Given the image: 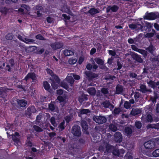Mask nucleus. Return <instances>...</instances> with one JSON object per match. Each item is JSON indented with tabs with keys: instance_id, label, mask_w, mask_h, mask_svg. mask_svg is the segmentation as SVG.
Returning a JSON list of instances; mask_svg holds the SVG:
<instances>
[{
	"instance_id": "39",
	"label": "nucleus",
	"mask_w": 159,
	"mask_h": 159,
	"mask_svg": "<svg viewBox=\"0 0 159 159\" xmlns=\"http://www.w3.org/2000/svg\"><path fill=\"white\" fill-rule=\"evenodd\" d=\"M125 132L128 134H131L132 133L131 129L129 127H126L125 129Z\"/></svg>"
},
{
	"instance_id": "34",
	"label": "nucleus",
	"mask_w": 159,
	"mask_h": 159,
	"mask_svg": "<svg viewBox=\"0 0 159 159\" xmlns=\"http://www.w3.org/2000/svg\"><path fill=\"white\" fill-rule=\"evenodd\" d=\"M69 63L70 64H73L77 62V59L73 57L70 58L68 61Z\"/></svg>"
},
{
	"instance_id": "11",
	"label": "nucleus",
	"mask_w": 159,
	"mask_h": 159,
	"mask_svg": "<svg viewBox=\"0 0 159 159\" xmlns=\"http://www.w3.org/2000/svg\"><path fill=\"white\" fill-rule=\"evenodd\" d=\"M102 104L104 107L109 108L111 110H112L114 108V106L108 101H105L103 102Z\"/></svg>"
},
{
	"instance_id": "9",
	"label": "nucleus",
	"mask_w": 159,
	"mask_h": 159,
	"mask_svg": "<svg viewBox=\"0 0 159 159\" xmlns=\"http://www.w3.org/2000/svg\"><path fill=\"white\" fill-rule=\"evenodd\" d=\"M30 78L31 79L33 80H35L37 78V76L34 73H29L25 78V80L27 81Z\"/></svg>"
},
{
	"instance_id": "4",
	"label": "nucleus",
	"mask_w": 159,
	"mask_h": 159,
	"mask_svg": "<svg viewBox=\"0 0 159 159\" xmlns=\"http://www.w3.org/2000/svg\"><path fill=\"white\" fill-rule=\"evenodd\" d=\"M59 82L60 80L58 77L57 75H54L51 83L52 88L54 89H57L58 86Z\"/></svg>"
},
{
	"instance_id": "56",
	"label": "nucleus",
	"mask_w": 159,
	"mask_h": 159,
	"mask_svg": "<svg viewBox=\"0 0 159 159\" xmlns=\"http://www.w3.org/2000/svg\"><path fill=\"white\" fill-rule=\"evenodd\" d=\"M36 38L37 39L39 40H44V38L40 34H38L36 36Z\"/></svg>"
},
{
	"instance_id": "2",
	"label": "nucleus",
	"mask_w": 159,
	"mask_h": 159,
	"mask_svg": "<svg viewBox=\"0 0 159 159\" xmlns=\"http://www.w3.org/2000/svg\"><path fill=\"white\" fill-rule=\"evenodd\" d=\"M93 120L97 123L102 124L105 123L106 120V118L104 116H94Z\"/></svg>"
},
{
	"instance_id": "1",
	"label": "nucleus",
	"mask_w": 159,
	"mask_h": 159,
	"mask_svg": "<svg viewBox=\"0 0 159 159\" xmlns=\"http://www.w3.org/2000/svg\"><path fill=\"white\" fill-rule=\"evenodd\" d=\"M159 18V14L158 13H150L146 14L144 17L145 19L153 20Z\"/></svg>"
},
{
	"instance_id": "42",
	"label": "nucleus",
	"mask_w": 159,
	"mask_h": 159,
	"mask_svg": "<svg viewBox=\"0 0 159 159\" xmlns=\"http://www.w3.org/2000/svg\"><path fill=\"white\" fill-rule=\"evenodd\" d=\"M157 125H159L158 124H157L156 125H153L152 124H148L147 126V129H148L149 128H156V126Z\"/></svg>"
},
{
	"instance_id": "25",
	"label": "nucleus",
	"mask_w": 159,
	"mask_h": 159,
	"mask_svg": "<svg viewBox=\"0 0 159 159\" xmlns=\"http://www.w3.org/2000/svg\"><path fill=\"white\" fill-rule=\"evenodd\" d=\"M116 93L117 94L121 93L123 91L122 87L120 85H118L116 87Z\"/></svg>"
},
{
	"instance_id": "7",
	"label": "nucleus",
	"mask_w": 159,
	"mask_h": 159,
	"mask_svg": "<svg viewBox=\"0 0 159 159\" xmlns=\"http://www.w3.org/2000/svg\"><path fill=\"white\" fill-rule=\"evenodd\" d=\"M144 146L146 148L151 149L155 147V143L153 141H148L144 143Z\"/></svg>"
},
{
	"instance_id": "48",
	"label": "nucleus",
	"mask_w": 159,
	"mask_h": 159,
	"mask_svg": "<svg viewBox=\"0 0 159 159\" xmlns=\"http://www.w3.org/2000/svg\"><path fill=\"white\" fill-rule=\"evenodd\" d=\"M64 124L65 121H64L60 123L59 126V127L60 128V129L61 130V131L62 130L64 129Z\"/></svg>"
},
{
	"instance_id": "5",
	"label": "nucleus",
	"mask_w": 159,
	"mask_h": 159,
	"mask_svg": "<svg viewBox=\"0 0 159 159\" xmlns=\"http://www.w3.org/2000/svg\"><path fill=\"white\" fill-rule=\"evenodd\" d=\"M50 46L53 50H57L60 49L63 46V44L62 43L57 42L52 43L50 44Z\"/></svg>"
},
{
	"instance_id": "6",
	"label": "nucleus",
	"mask_w": 159,
	"mask_h": 159,
	"mask_svg": "<svg viewBox=\"0 0 159 159\" xmlns=\"http://www.w3.org/2000/svg\"><path fill=\"white\" fill-rule=\"evenodd\" d=\"M30 10V7L26 5L23 4L21 6V7L20 8L18 11L22 14H25L27 13Z\"/></svg>"
},
{
	"instance_id": "30",
	"label": "nucleus",
	"mask_w": 159,
	"mask_h": 159,
	"mask_svg": "<svg viewBox=\"0 0 159 159\" xmlns=\"http://www.w3.org/2000/svg\"><path fill=\"white\" fill-rule=\"evenodd\" d=\"M146 49L148 50V52L151 53L152 54L153 51L155 50V48L154 47L151 45H150L148 48H147Z\"/></svg>"
},
{
	"instance_id": "31",
	"label": "nucleus",
	"mask_w": 159,
	"mask_h": 159,
	"mask_svg": "<svg viewBox=\"0 0 159 159\" xmlns=\"http://www.w3.org/2000/svg\"><path fill=\"white\" fill-rule=\"evenodd\" d=\"M140 91L143 93H145L146 92L149 91V90L147 89L146 86L143 85L140 86Z\"/></svg>"
},
{
	"instance_id": "28",
	"label": "nucleus",
	"mask_w": 159,
	"mask_h": 159,
	"mask_svg": "<svg viewBox=\"0 0 159 159\" xmlns=\"http://www.w3.org/2000/svg\"><path fill=\"white\" fill-rule=\"evenodd\" d=\"M27 111L30 114H31L35 113L36 111V110L34 107L31 106L27 109Z\"/></svg>"
},
{
	"instance_id": "33",
	"label": "nucleus",
	"mask_w": 159,
	"mask_h": 159,
	"mask_svg": "<svg viewBox=\"0 0 159 159\" xmlns=\"http://www.w3.org/2000/svg\"><path fill=\"white\" fill-rule=\"evenodd\" d=\"M50 122L51 124L54 127H56L57 126V123L54 117H52L50 119Z\"/></svg>"
},
{
	"instance_id": "23",
	"label": "nucleus",
	"mask_w": 159,
	"mask_h": 159,
	"mask_svg": "<svg viewBox=\"0 0 159 159\" xmlns=\"http://www.w3.org/2000/svg\"><path fill=\"white\" fill-rule=\"evenodd\" d=\"M78 112L79 116H81V115L82 114H86L89 112V111L88 109H83L82 110H79Z\"/></svg>"
},
{
	"instance_id": "17",
	"label": "nucleus",
	"mask_w": 159,
	"mask_h": 159,
	"mask_svg": "<svg viewBox=\"0 0 159 159\" xmlns=\"http://www.w3.org/2000/svg\"><path fill=\"white\" fill-rule=\"evenodd\" d=\"M10 89L5 88H0V95L2 98H5L6 96V92Z\"/></svg>"
},
{
	"instance_id": "27",
	"label": "nucleus",
	"mask_w": 159,
	"mask_h": 159,
	"mask_svg": "<svg viewBox=\"0 0 159 159\" xmlns=\"http://www.w3.org/2000/svg\"><path fill=\"white\" fill-rule=\"evenodd\" d=\"M94 61L99 65H103L104 61L99 57H97L94 59Z\"/></svg>"
},
{
	"instance_id": "16",
	"label": "nucleus",
	"mask_w": 159,
	"mask_h": 159,
	"mask_svg": "<svg viewBox=\"0 0 159 159\" xmlns=\"http://www.w3.org/2000/svg\"><path fill=\"white\" fill-rule=\"evenodd\" d=\"M141 119L146 122H152L153 120L152 116L150 114L147 115L146 117L142 116L141 117Z\"/></svg>"
},
{
	"instance_id": "35",
	"label": "nucleus",
	"mask_w": 159,
	"mask_h": 159,
	"mask_svg": "<svg viewBox=\"0 0 159 159\" xmlns=\"http://www.w3.org/2000/svg\"><path fill=\"white\" fill-rule=\"evenodd\" d=\"M43 86L44 88L47 90H48L50 89V85L48 82L45 81L43 82Z\"/></svg>"
},
{
	"instance_id": "29",
	"label": "nucleus",
	"mask_w": 159,
	"mask_h": 159,
	"mask_svg": "<svg viewBox=\"0 0 159 159\" xmlns=\"http://www.w3.org/2000/svg\"><path fill=\"white\" fill-rule=\"evenodd\" d=\"M64 54L66 56H70L73 55V52L70 50L66 49L64 51Z\"/></svg>"
},
{
	"instance_id": "47",
	"label": "nucleus",
	"mask_w": 159,
	"mask_h": 159,
	"mask_svg": "<svg viewBox=\"0 0 159 159\" xmlns=\"http://www.w3.org/2000/svg\"><path fill=\"white\" fill-rule=\"evenodd\" d=\"M46 71L48 74H49L51 76H53V78L54 77V75H56L53 74L52 71L49 69H46Z\"/></svg>"
},
{
	"instance_id": "43",
	"label": "nucleus",
	"mask_w": 159,
	"mask_h": 159,
	"mask_svg": "<svg viewBox=\"0 0 159 159\" xmlns=\"http://www.w3.org/2000/svg\"><path fill=\"white\" fill-rule=\"evenodd\" d=\"M61 86L66 89H67L68 88V86L67 83L65 82H62L61 83Z\"/></svg>"
},
{
	"instance_id": "54",
	"label": "nucleus",
	"mask_w": 159,
	"mask_h": 159,
	"mask_svg": "<svg viewBox=\"0 0 159 159\" xmlns=\"http://www.w3.org/2000/svg\"><path fill=\"white\" fill-rule=\"evenodd\" d=\"M124 158L125 159H131L132 158V157L131 155H129V153H127L125 156Z\"/></svg>"
},
{
	"instance_id": "10",
	"label": "nucleus",
	"mask_w": 159,
	"mask_h": 159,
	"mask_svg": "<svg viewBox=\"0 0 159 159\" xmlns=\"http://www.w3.org/2000/svg\"><path fill=\"white\" fill-rule=\"evenodd\" d=\"M85 74L90 80L98 77V75L97 74L93 73L89 71L85 72Z\"/></svg>"
},
{
	"instance_id": "51",
	"label": "nucleus",
	"mask_w": 159,
	"mask_h": 159,
	"mask_svg": "<svg viewBox=\"0 0 159 159\" xmlns=\"http://www.w3.org/2000/svg\"><path fill=\"white\" fill-rule=\"evenodd\" d=\"M120 111V110L119 108H115L114 111L113 113L115 115L118 114Z\"/></svg>"
},
{
	"instance_id": "60",
	"label": "nucleus",
	"mask_w": 159,
	"mask_h": 159,
	"mask_svg": "<svg viewBox=\"0 0 159 159\" xmlns=\"http://www.w3.org/2000/svg\"><path fill=\"white\" fill-rule=\"evenodd\" d=\"M44 51V49L43 48H42L39 50H38L37 51V53L39 54H41Z\"/></svg>"
},
{
	"instance_id": "19",
	"label": "nucleus",
	"mask_w": 159,
	"mask_h": 159,
	"mask_svg": "<svg viewBox=\"0 0 159 159\" xmlns=\"http://www.w3.org/2000/svg\"><path fill=\"white\" fill-rule=\"evenodd\" d=\"M17 102L18 105L22 107H25L27 104V102L24 99L17 100Z\"/></svg>"
},
{
	"instance_id": "57",
	"label": "nucleus",
	"mask_w": 159,
	"mask_h": 159,
	"mask_svg": "<svg viewBox=\"0 0 159 159\" xmlns=\"http://www.w3.org/2000/svg\"><path fill=\"white\" fill-rule=\"evenodd\" d=\"M49 108L51 111H53L55 108L54 105L52 103H50L49 105Z\"/></svg>"
},
{
	"instance_id": "13",
	"label": "nucleus",
	"mask_w": 159,
	"mask_h": 159,
	"mask_svg": "<svg viewBox=\"0 0 159 159\" xmlns=\"http://www.w3.org/2000/svg\"><path fill=\"white\" fill-rule=\"evenodd\" d=\"M129 27L131 29L136 30L141 29L143 27L140 24L138 23L136 24H130L129 25Z\"/></svg>"
},
{
	"instance_id": "61",
	"label": "nucleus",
	"mask_w": 159,
	"mask_h": 159,
	"mask_svg": "<svg viewBox=\"0 0 159 159\" xmlns=\"http://www.w3.org/2000/svg\"><path fill=\"white\" fill-rule=\"evenodd\" d=\"M96 52V49L95 48H93L90 51V54L93 55Z\"/></svg>"
},
{
	"instance_id": "41",
	"label": "nucleus",
	"mask_w": 159,
	"mask_h": 159,
	"mask_svg": "<svg viewBox=\"0 0 159 159\" xmlns=\"http://www.w3.org/2000/svg\"><path fill=\"white\" fill-rule=\"evenodd\" d=\"M34 41L33 39L25 38V39L24 42L27 43H33Z\"/></svg>"
},
{
	"instance_id": "12",
	"label": "nucleus",
	"mask_w": 159,
	"mask_h": 159,
	"mask_svg": "<svg viewBox=\"0 0 159 159\" xmlns=\"http://www.w3.org/2000/svg\"><path fill=\"white\" fill-rule=\"evenodd\" d=\"M122 135L119 132H116L114 134V139L117 142H120L122 141Z\"/></svg>"
},
{
	"instance_id": "53",
	"label": "nucleus",
	"mask_w": 159,
	"mask_h": 159,
	"mask_svg": "<svg viewBox=\"0 0 159 159\" xmlns=\"http://www.w3.org/2000/svg\"><path fill=\"white\" fill-rule=\"evenodd\" d=\"M113 154L114 155L116 156H119L120 155V153L119 150H115L113 152Z\"/></svg>"
},
{
	"instance_id": "55",
	"label": "nucleus",
	"mask_w": 159,
	"mask_h": 159,
	"mask_svg": "<svg viewBox=\"0 0 159 159\" xmlns=\"http://www.w3.org/2000/svg\"><path fill=\"white\" fill-rule=\"evenodd\" d=\"M72 76L75 80H79L80 79V77L79 75H76L75 74L72 73Z\"/></svg>"
},
{
	"instance_id": "52",
	"label": "nucleus",
	"mask_w": 159,
	"mask_h": 159,
	"mask_svg": "<svg viewBox=\"0 0 159 159\" xmlns=\"http://www.w3.org/2000/svg\"><path fill=\"white\" fill-rule=\"evenodd\" d=\"M131 47L133 50L136 52H139L140 49L138 48L136 46L134 45H131Z\"/></svg>"
},
{
	"instance_id": "36",
	"label": "nucleus",
	"mask_w": 159,
	"mask_h": 159,
	"mask_svg": "<svg viewBox=\"0 0 159 159\" xmlns=\"http://www.w3.org/2000/svg\"><path fill=\"white\" fill-rule=\"evenodd\" d=\"M138 52L143 55L144 57L147 55V52L145 50L140 49Z\"/></svg>"
},
{
	"instance_id": "18",
	"label": "nucleus",
	"mask_w": 159,
	"mask_h": 159,
	"mask_svg": "<svg viewBox=\"0 0 159 159\" xmlns=\"http://www.w3.org/2000/svg\"><path fill=\"white\" fill-rule=\"evenodd\" d=\"M19 136V134L17 132H16L14 134H12L13 140L16 144H18L19 142L20 139L18 138L17 137H18Z\"/></svg>"
},
{
	"instance_id": "40",
	"label": "nucleus",
	"mask_w": 159,
	"mask_h": 159,
	"mask_svg": "<svg viewBox=\"0 0 159 159\" xmlns=\"http://www.w3.org/2000/svg\"><path fill=\"white\" fill-rule=\"evenodd\" d=\"M148 84L149 86L152 88H154L156 86L155 82L152 81H150L148 82Z\"/></svg>"
},
{
	"instance_id": "64",
	"label": "nucleus",
	"mask_w": 159,
	"mask_h": 159,
	"mask_svg": "<svg viewBox=\"0 0 159 159\" xmlns=\"http://www.w3.org/2000/svg\"><path fill=\"white\" fill-rule=\"evenodd\" d=\"M71 117L70 116H66L65 118V120L68 123L70 121V120L71 119Z\"/></svg>"
},
{
	"instance_id": "14",
	"label": "nucleus",
	"mask_w": 159,
	"mask_h": 159,
	"mask_svg": "<svg viewBox=\"0 0 159 159\" xmlns=\"http://www.w3.org/2000/svg\"><path fill=\"white\" fill-rule=\"evenodd\" d=\"M119 7L116 5H114L113 6H109L107 9V12H109L111 11L112 12H116L118 9Z\"/></svg>"
},
{
	"instance_id": "46",
	"label": "nucleus",
	"mask_w": 159,
	"mask_h": 159,
	"mask_svg": "<svg viewBox=\"0 0 159 159\" xmlns=\"http://www.w3.org/2000/svg\"><path fill=\"white\" fill-rule=\"evenodd\" d=\"M130 106L131 105L129 102L126 101L125 102L124 107L126 109L129 108L130 107Z\"/></svg>"
},
{
	"instance_id": "26",
	"label": "nucleus",
	"mask_w": 159,
	"mask_h": 159,
	"mask_svg": "<svg viewBox=\"0 0 159 159\" xmlns=\"http://www.w3.org/2000/svg\"><path fill=\"white\" fill-rule=\"evenodd\" d=\"M81 126L83 129L84 130H87L88 129V125L87 124L86 121L82 120L81 122Z\"/></svg>"
},
{
	"instance_id": "49",
	"label": "nucleus",
	"mask_w": 159,
	"mask_h": 159,
	"mask_svg": "<svg viewBox=\"0 0 159 159\" xmlns=\"http://www.w3.org/2000/svg\"><path fill=\"white\" fill-rule=\"evenodd\" d=\"M135 125L137 128L140 129L142 126V124L139 121H137L135 123Z\"/></svg>"
},
{
	"instance_id": "32",
	"label": "nucleus",
	"mask_w": 159,
	"mask_h": 159,
	"mask_svg": "<svg viewBox=\"0 0 159 159\" xmlns=\"http://www.w3.org/2000/svg\"><path fill=\"white\" fill-rule=\"evenodd\" d=\"M109 129L111 131L115 132L117 130V127L115 125L113 124H111L109 126Z\"/></svg>"
},
{
	"instance_id": "8",
	"label": "nucleus",
	"mask_w": 159,
	"mask_h": 159,
	"mask_svg": "<svg viewBox=\"0 0 159 159\" xmlns=\"http://www.w3.org/2000/svg\"><path fill=\"white\" fill-rule=\"evenodd\" d=\"M65 80L68 83L70 84L71 86H72L74 82V80L73 78L72 73H69Z\"/></svg>"
},
{
	"instance_id": "58",
	"label": "nucleus",
	"mask_w": 159,
	"mask_h": 159,
	"mask_svg": "<svg viewBox=\"0 0 159 159\" xmlns=\"http://www.w3.org/2000/svg\"><path fill=\"white\" fill-rule=\"evenodd\" d=\"M63 93V90L62 89H60L57 90V93L58 95H61Z\"/></svg>"
},
{
	"instance_id": "59",
	"label": "nucleus",
	"mask_w": 159,
	"mask_h": 159,
	"mask_svg": "<svg viewBox=\"0 0 159 159\" xmlns=\"http://www.w3.org/2000/svg\"><path fill=\"white\" fill-rule=\"evenodd\" d=\"M153 34L152 33H147L145 35L146 37L150 38L152 37L153 36Z\"/></svg>"
},
{
	"instance_id": "44",
	"label": "nucleus",
	"mask_w": 159,
	"mask_h": 159,
	"mask_svg": "<svg viewBox=\"0 0 159 159\" xmlns=\"http://www.w3.org/2000/svg\"><path fill=\"white\" fill-rule=\"evenodd\" d=\"M134 144L132 143H128L126 145V147L128 149H130L134 148Z\"/></svg>"
},
{
	"instance_id": "15",
	"label": "nucleus",
	"mask_w": 159,
	"mask_h": 159,
	"mask_svg": "<svg viewBox=\"0 0 159 159\" xmlns=\"http://www.w3.org/2000/svg\"><path fill=\"white\" fill-rule=\"evenodd\" d=\"M141 112V110L138 108H133L131 110L129 114L130 116H134L140 114Z\"/></svg>"
},
{
	"instance_id": "63",
	"label": "nucleus",
	"mask_w": 159,
	"mask_h": 159,
	"mask_svg": "<svg viewBox=\"0 0 159 159\" xmlns=\"http://www.w3.org/2000/svg\"><path fill=\"white\" fill-rule=\"evenodd\" d=\"M109 52L110 54L112 56H114L116 55V52H115L112 50H109Z\"/></svg>"
},
{
	"instance_id": "3",
	"label": "nucleus",
	"mask_w": 159,
	"mask_h": 159,
	"mask_svg": "<svg viewBox=\"0 0 159 159\" xmlns=\"http://www.w3.org/2000/svg\"><path fill=\"white\" fill-rule=\"evenodd\" d=\"M71 132L72 134L75 136H79L81 134L80 127L78 125L74 126L72 128Z\"/></svg>"
},
{
	"instance_id": "45",
	"label": "nucleus",
	"mask_w": 159,
	"mask_h": 159,
	"mask_svg": "<svg viewBox=\"0 0 159 159\" xmlns=\"http://www.w3.org/2000/svg\"><path fill=\"white\" fill-rule=\"evenodd\" d=\"M5 38L7 39L10 40L13 39V37L11 34H8L6 35Z\"/></svg>"
},
{
	"instance_id": "24",
	"label": "nucleus",
	"mask_w": 159,
	"mask_h": 159,
	"mask_svg": "<svg viewBox=\"0 0 159 159\" xmlns=\"http://www.w3.org/2000/svg\"><path fill=\"white\" fill-rule=\"evenodd\" d=\"M57 99L59 101L60 103L62 106H63L65 104L66 101L64 98L60 96L57 97Z\"/></svg>"
},
{
	"instance_id": "38",
	"label": "nucleus",
	"mask_w": 159,
	"mask_h": 159,
	"mask_svg": "<svg viewBox=\"0 0 159 159\" xmlns=\"http://www.w3.org/2000/svg\"><path fill=\"white\" fill-rule=\"evenodd\" d=\"M33 128L37 132H40L43 131V129L38 126L34 125L33 126Z\"/></svg>"
},
{
	"instance_id": "37",
	"label": "nucleus",
	"mask_w": 159,
	"mask_h": 159,
	"mask_svg": "<svg viewBox=\"0 0 159 159\" xmlns=\"http://www.w3.org/2000/svg\"><path fill=\"white\" fill-rule=\"evenodd\" d=\"M153 156L155 157L159 156V149H156L152 152Z\"/></svg>"
},
{
	"instance_id": "21",
	"label": "nucleus",
	"mask_w": 159,
	"mask_h": 159,
	"mask_svg": "<svg viewBox=\"0 0 159 159\" xmlns=\"http://www.w3.org/2000/svg\"><path fill=\"white\" fill-rule=\"evenodd\" d=\"M87 91L90 95L93 96L95 95L96 92V89L93 87L89 88Z\"/></svg>"
},
{
	"instance_id": "50",
	"label": "nucleus",
	"mask_w": 159,
	"mask_h": 159,
	"mask_svg": "<svg viewBox=\"0 0 159 159\" xmlns=\"http://www.w3.org/2000/svg\"><path fill=\"white\" fill-rule=\"evenodd\" d=\"M101 91L102 93L104 94L108 93V91L107 89L104 88L102 89Z\"/></svg>"
},
{
	"instance_id": "20",
	"label": "nucleus",
	"mask_w": 159,
	"mask_h": 159,
	"mask_svg": "<svg viewBox=\"0 0 159 159\" xmlns=\"http://www.w3.org/2000/svg\"><path fill=\"white\" fill-rule=\"evenodd\" d=\"M101 11L95 8H92L89 11V12L91 15H93L95 14L98 13Z\"/></svg>"
},
{
	"instance_id": "62",
	"label": "nucleus",
	"mask_w": 159,
	"mask_h": 159,
	"mask_svg": "<svg viewBox=\"0 0 159 159\" xmlns=\"http://www.w3.org/2000/svg\"><path fill=\"white\" fill-rule=\"evenodd\" d=\"M84 60V58L82 57H80L79 60L78 62L80 64H81Z\"/></svg>"
},
{
	"instance_id": "22",
	"label": "nucleus",
	"mask_w": 159,
	"mask_h": 159,
	"mask_svg": "<svg viewBox=\"0 0 159 159\" xmlns=\"http://www.w3.org/2000/svg\"><path fill=\"white\" fill-rule=\"evenodd\" d=\"M133 57L134 59L139 62H142L143 60L141 58L140 56L135 53H134L133 55Z\"/></svg>"
}]
</instances>
